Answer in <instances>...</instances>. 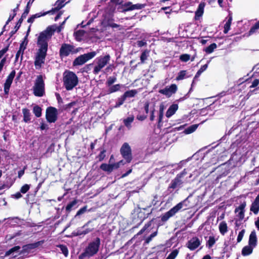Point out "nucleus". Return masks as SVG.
<instances>
[{"mask_svg":"<svg viewBox=\"0 0 259 259\" xmlns=\"http://www.w3.org/2000/svg\"><path fill=\"white\" fill-rule=\"evenodd\" d=\"M245 233V230L243 229L238 234V235L237 236V242H240L242 240L244 236Z\"/></svg>","mask_w":259,"mask_h":259,"instance_id":"obj_51","label":"nucleus"},{"mask_svg":"<svg viewBox=\"0 0 259 259\" xmlns=\"http://www.w3.org/2000/svg\"><path fill=\"white\" fill-rule=\"evenodd\" d=\"M200 240L197 237H194L188 241L186 245L190 250H194L201 244Z\"/></svg>","mask_w":259,"mask_h":259,"instance_id":"obj_14","label":"nucleus"},{"mask_svg":"<svg viewBox=\"0 0 259 259\" xmlns=\"http://www.w3.org/2000/svg\"><path fill=\"white\" fill-rule=\"evenodd\" d=\"M187 174V171H186V169H184L181 173L178 174L177 176H178L179 178L182 179L185 175Z\"/></svg>","mask_w":259,"mask_h":259,"instance_id":"obj_63","label":"nucleus"},{"mask_svg":"<svg viewBox=\"0 0 259 259\" xmlns=\"http://www.w3.org/2000/svg\"><path fill=\"white\" fill-rule=\"evenodd\" d=\"M77 202L78 201L77 200H74L73 201L69 203L66 207V211L68 212L70 211L72 209H73L75 207Z\"/></svg>","mask_w":259,"mask_h":259,"instance_id":"obj_35","label":"nucleus"},{"mask_svg":"<svg viewBox=\"0 0 259 259\" xmlns=\"http://www.w3.org/2000/svg\"><path fill=\"white\" fill-rule=\"evenodd\" d=\"M232 21V17L231 16H229L227 21L226 22L224 25V33L226 34L228 33L229 30L230 29V26Z\"/></svg>","mask_w":259,"mask_h":259,"instance_id":"obj_28","label":"nucleus"},{"mask_svg":"<svg viewBox=\"0 0 259 259\" xmlns=\"http://www.w3.org/2000/svg\"><path fill=\"white\" fill-rule=\"evenodd\" d=\"M215 242V240L214 237L210 236L209 237V239H208V240L207 242V244H208L209 247H212L214 245Z\"/></svg>","mask_w":259,"mask_h":259,"instance_id":"obj_49","label":"nucleus"},{"mask_svg":"<svg viewBox=\"0 0 259 259\" xmlns=\"http://www.w3.org/2000/svg\"><path fill=\"white\" fill-rule=\"evenodd\" d=\"M257 244V237L255 231H253L251 232L248 241V245L255 247Z\"/></svg>","mask_w":259,"mask_h":259,"instance_id":"obj_20","label":"nucleus"},{"mask_svg":"<svg viewBox=\"0 0 259 259\" xmlns=\"http://www.w3.org/2000/svg\"><path fill=\"white\" fill-rule=\"evenodd\" d=\"M186 75V71H185V70L181 71L179 73L177 77H176V80H181L185 78Z\"/></svg>","mask_w":259,"mask_h":259,"instance_id":"obj_40","label":"nucleus"},{"mask_svg":"<svg viewBox=\"0 0 259 259\" xmlns=\"http://www.w3.org/2000/svg\"><path fill=\"white\" fill-rule=\"evenodd\" d=\"M250 209V211H252L255 214H257L258 213L259 211V194L251 204Z\"/></svg>","mask_w":259,"mask_h":259,"instance_id":"obj_18","label":"nucleus"},{"mask_svg":"<svg viewBox=\"0 0 259 259\" xmlns=\"http://www.w3.org/2000/svg\"><path fill=\"white\" fill-rule=\"evenodd\" d=\"M122 157L127 162H130L132 159V150L127 143H124L120 149Z\"/></svg>","mask_w":259,"mask_h":259,"instance_id":"obj_7","label":"nucleus"},{"mask_svg":"<svg viewBox=\"0 0 259 259\" xmlns=\"http://www.w3.org/2000/svg\"><path fill=\"white\" fill-rule=\"evenodd\" d=\"M178 109V105L177 104L171 105L166 112V116L169 118L175 113Z\"/></svg>","mask_w":259,"mask_h":259,"instance_id":"obj_23","label":"nucleus"},{"mask_svg":"<svg viewBox=\"0 0 259 259\" xmlns=\"http://www.w3.org/2000/svg\"><path fill=\"white\" fill-rule=\"evenodd\" d=\"M177 85L175 84H172L169 87L167 86L163 89L160 90L159 93L167 97H170L177 92Z\"/></svg>","mask_w":259,"mask_h":259,"instance_id":"obj_12","label":"nucleus"},{"mask_svg":"<svg viewBox=\"0 0 259 259\" xmlns=\"http://www.w3.org/2000/svg\"><path fill=\"white\" fill-rule=\"evenodd\" d=\"M131 5H132L131 2H127V3H124L123 5H122V7L123 8L122 11L123 12H127V11H132V10H128L131 8Z\"/></svg>","mask_w":259,"mask_h":259,"instance_id":"obj_44","label":"nucleus"},{"mask_svg":"<svg viewBox=\"0 0 259 259\" xmlns=\"http://www.w3.org/2000/svg\"><path fill=\"white\" fill-rule=\"evenodd\" d=\"M108 25L112 28H118L120 26L114 23H111L108 24Z\"/></svg>","mask_w":259,"mask_h":259,"instance_id":"obj_64","label":"nucleus"},{"mask_svg":"<svg viewBox=\"0 0 259 259\" xmlns=\"http://www.w3.org/2000/svg\"><path fill=\"white\" fill-rule=\"evenodd\" d=\"M137 93L136 90H132L125 92L123 95V97L126 99V98H131L134 97Z\"/></svg>","mask_w":259,"mask_h":259,"instance_id":"obj_30","label":"nucleus"},{"mask_svg":"<svg viewBox=\"0 0 259 259\" xmlns=\"http://www.w3.org/2000/svg\"><path fill=\"white\" fill-rule=\"evenodd\" d=\"M58 247L61 250L62 253H63L65 256H67L68 254V250L67 247L64 245H60Z\"/></svg>","mask_w":259,"mask_h":259,"instance_id":"obj_41","label":"nucleus"},{"mask_svg":"<svg viewBox=\"0 0 259 259\" xmlns=\"http://www.w3.org/2000/svg\"><path fill=\"white\" fill-rule=\"evenodd\" d=\"M22 113L23 114V120L25 122H28L30 120V113L29 110L26 108L22 109Z\"/></svg>","mask_w":259,"mask_h":259,"instance_id":"obj_27","label":"nucleus"},{"mask_svg":"<svg viewBox=\"0 0 259 259\" xmlns=\"http://www.w3.org/2000/svg\"><path fill=\"white\" fill-rule=\"evenodd\" d=\"M150 223H148L145 224L144 227L138 233V234H142L148 228H149L150 226Z\"/></svg>","mask_w":259,"mask_h":259,"instance_id":"obj_55","label":"nucleus"},{"mask_svg":"<svg viewBox=\"0 0 259 259\" xmlns=\"http://www.w3.org/2000/svg\"><path fill=\"white\" fill-rule=\"evenodd\" d=\"M259 28V21L255 23V24L249 30V33H254L257 29Z\"/></svg>","mask_w":259,"mask_h":259,"instance_id":"obj_48","label":"nucleus"},{"mask_svg":"<svg viewBox=\"0 0 259 259\" xmlns=\"http://www.w3.org/2000/svg\"><path fill=\"white\" fill-rule=\"evenodd\" d=\"M121 85L120 84H117L110 87L109 89V93H112L119 91L120 89Z\"/></svg>","mask_w":259,"mask_h":259,"instance_id":"obj_39","label":"nucleus"},{"mask_svg":"<svg viewBox=\"0 0 259 259\" xmlns=\"http://www.w3.org/2000/svg\"><path fill=\"white\" fill-rule=\"evenodd\" d=\"M38 49L34 56V65L36 69H40L45 64L48 48V42L37 38Z\"/></svg>","mask_w":259,"mask_h":259,"instance_id":"obj_1","label":"nucleus"},{"mask_svg":"<svg viewBox=\"0 0 259 259\" xmlns=\"http://www.w3.org/2000/svg\"><path fill=\"white\" fill-rule=\"evenodd\" d=\"M110 166H111V168L112 169V171L113 170V169H117L119 167V166H118V163H110Z\"/></svg>","mask_w":259,"mask_h":259,"instance_id":"obj_57","label":"nucleus"},{"mask_svg":"<svg viewBox=\"0 0 259 259\" xmlns=\"http://www.w3.org/2000/svg\"><path fill=\"white\" fill-rule=\"evenodd\" d=\"M14 13H13V15H10L8 20H7V22H6V24H8L9 23V22H10L11 21H12L13 18H14V17L16 16V13L15 12V10H14Z\"/></svg>","mask_w":259,"mask_h":259,"instance_id":"obj_58","label":"nucleus"},{"mask_svg":"<svg viewBox=\"0 0 259 259\" xmlns=\"http://www.w3.org/2000/svg\"><path fill=\"white\" fill-rule=\"evenodd\" d=\"M190 59V56L188 54H185L180 56V59L183 62H187Z\"/></svg>","mask_w":259,"mask_h":259,"instance_id":"obj_46","label":"nucleus"},{"mask_svg":"<svg viewBox=\"0 0 259 259\" xmlns=\"http://www.w3.org/2000/svg\"><path fill=\"white\" fill-rule=\"evenodd\" d=\"M125 98L122 96H121L120 98H118L117 102L116 103L115 105L114 106L115 108H118L119 106H120L121 105H122L125 101Z\"/></svg>","mask_w":259,"mask_h":259,"instance_id":"obj_43","label":"nucleus"},{"mask_svg":"<svg viewBox=\"0 0 259 259\" xmlns=\"http://www.w3.org/2000/svg\"><path fill=\"white\" fill-rule=\"evenodd\" d=\"M78 51V49H75L71 45L63 44L60 49V54L61 56H67L70 54H75Z\"/></svg>","mask_w":259,"mask_h":259,"instance_id":"obj_9","label":"nucleus"},{"mask_svg":"<svg viewBox=\"0 0 259 259\" xmlns=\"http://www.w3.org/2000/svg\"><path fill=\"white\" fill-rule=\"evenodd\" d=\"M33 91L36 97H42L45 94V82L41 75L37 76L33 87Z\"/></svg>","mask_w":259,"mask_h":259,"instance_id":"obj_5","label":"nucleus"},{"mask_svg":"<svg viewBox=\"0 0 259 259\" xmlns=\"http://www.w3.org/2000/svg\"><path fill=\"white\" fill-rule=\"evenodd\" d=\"M83 31L82 30H78L74 33V35L75 36L76 39L77 40H79L81 39V37L83 35Z\"/></svg>","mask_w":259,"mask_h":259,"instance_id":"obj_47","label":"nucleus"},{"mask_svg":"<svg viewBox=\"0 0 259 259\" xmlns=\"http://www.w3.org/2000/svg\"><path fill=\"white\" fill-rule=\"evenodd\" d=\"M246 206V202H243L235 210V213H238L237 217L239 220H242L244 217V208Z\"/></svg>","mask_w":259,"mask_h":259,"instance_id":"obj_15","label":"nucleus"},{"mask_svg":"<svg viewBox=\"0 0 259 259\" xmlns=\"http://www.w3.org/2000/svg\"><path fill=\"white\" fill-rule=\"evenodd\" d=\"M184 201L181 202L175 206L171 208L169 211L166 212L162 217L161 220L163 221H167L170 217L175 215L179 210H180L183 206Z\"/></svg>","mask_w":259,"mask_h":259,"instance_id":"obj_10","label":"nucleus"},{"mask_svg":"<svg viewBox=\"0 0 259 259\" xmlns=\"http://www.w3.org/2000/svg\"><path fill=\"white\" fill-rule=\"evenodd\" d=\"M8 51V48H6L0 51V59L3 57V56Z\"/></svg>","mask_w":259,"mask_h":259,"instance_id":"obj_61","label":"nucleus"},{"mask_svg":"<svg viewBox=\"0 0 259 259\" xmlns=\"http://www.w3.org/2000/svg\"><path fill=\"white\" fill-rule=\"evenodd\" d=\"M25 49V47H23V44H21L20 45L19 49L18 51L19 52V53H24V51Z\"/></svg>","mask_w":259,"mask_h":259,"instance_id":"obj_62","label":"nucleus"},{"mask_svg":"<svg viewBox=\"0 0 259 259\" xmlns=\"http://www.w3.org/2000/svg\"><path fill=\"white\" fill-rule=\"evenodd\" d=\"M146 45H147L146 42L145 41H143V40L138 41L137 42V45L139 47H142L145 46Z\"/></svg>","mask_w":259,"mask_h":259,"instance_id":"obj_59","label":"nucleus"},{"mask_svg":"<svg viewBox=\"0 0 259 259\" xmlns=\"http://www.w3.org/2000/svg\"><path fill=\"white\" fill-rule=\"evenodd\" d=\"M146 4H133L132 3L131 7L129 10H132V11L134 10H141L143 9L146 7Z\"/></svg>","mask_w":259,"mask_h":259,"instance_id":"obj_34","label":"nucleus"},{"mask_svg":"<svg viewBox=\"0 0 259 259\" xmlns=\"http://www.w3.org/2000/svg\"><path fill=\"white\" fill-rule=\"evenodd\" d=\"M178 254L177 250H173L167 257L166 259H175Z\"/></svg>","mask_w":259,"mask_h":259,"instance_id":"obj_45","label":"nucleus"},{"mask_svg":"<svg viewBox=\"0 0 259 259\" xmlns=\"http://www.w3.org/2000/svg\"><path fill=\"white\" fill-rule=\"evenodd\" d=\"M157 234V231H155L151 234L148 237H147L146 239V243H149L152 239L155 237Z\"/></svg>","mask_w":259,"mask_h":259,"instance_id":"obj_50","label":"nucleus"},{"mask_svg":"<svg viewBox=\"0 0 259 259\" xmlns=\"http://www.w3.org/2000/svg\"><path fill=\"white\" fill-rule=\"evenodd\" d=\"M87 207L84 206L82 208H80L76 213L75 217L78 215H80L83 213H84L87 211Z\"/></svg>","mask_w":259,"mask_h":259,"instance_id":"obj_53","label":"nucleus"},{"mask_svg":"<svg viewBox=\"0 0 259 259\" xmlns=\"http://www.w3.org/2000/svg\"><path fill=\"white\" fill-rule=\"evenodd\" d=\"M33 111L35 115L37 117L41 115V108L37 105L34 106Z\"/></svg>","mask_w":259,"mask_h":259,"instance_id":"obj_38","label":"nucleus"},{"mask_svg":"<svg viewBox=\"0 0 259 259\" xmlns=\"http://www.w3.org/2000/svg\"><path fill=\"white\" fill-rule=\"evenodd\" d=\"M100 168L105 171L111 172L112 169L111 168L110 164L103 163L100 166Z\"/></svg>","mask_w":259,"mask_h":259,"instance_id":"obj_37","label":"nucleus"},{"mask_svg":"<svg viewBox=\"0 0 259 259\" xmlns=\"http://www.w3.org/2000/svg\"><path fill=\"white\" fill-rule=\"evenodd\" d=\"M254 247L248 245L244 246L241 251V253L243 256H247L251 254L252 253Z\"/></svg>","mask_w":259,"mask_h":259,"instance_id":"obj_24","label":"nucleus"},{"mask_svg":"<svg viewBox=\"0 0 259 259\" xmlns=\"http://www.w3.org/2000/svg\"><path fill=\"white\" fill-rule=\"evenodd\" d=\"M166 107L163 103L160 104L159 106V122H161L162 120L163 112Z\"/></svg>","mask_w":259,"mask_h":259,"instance_id":"obj_33","label":"nucleus"},{"mask_svg":"<svg viewBox=\"0 0 259 259\" xmlns=\"http://www.w3.org/2000/svg\"><path fill=\"white\" fill-rule=\"evenodd\" d=\"M259 84V80L257 79H254L252 82V84L250 85V88H254L256 87Z\"/></svg>","mask_w":259,"mask_h":259,"instance_id":"obj_56","label":"nucleus"},{"mask_svg":"<svg viewBox=\"0 0 259 259\" xmlns=\"http://www.w3.org/2000/svg\"><path fill=\"white\" fill-rule=\"evenodd\" d=\"M29 186L27 184H25L23 186L20 190V192L23 194L26 193L29 189Z\"/></svg>","mask_w":259,"mask_h":259,"instance_id":"obj_52","label":"nucleus"},{"mask_svg":"<svg viewBox=\"0 0 259 259\" xmlns=\"http://www.w3.org/2000/svg\"><path fill=\"white\" fill-rule=\"evenodd\" d=\"M182 183L183 182L181 179L177 176L176 178L171 181L169 188L174 189H176L180 186Z\"/></svg>","mask_w":259,"mask_h":259,"instance_id":"obj_22","label":"nucleus"},{"mask_svg":"<svg viewBox=\"0 0 259 259\" xmlns=\"http://www.w3.org/2000/svg\"><path fill=\"white\" fill-rule=\"evenodd\" d=\"M105 152H106V150H103V151H102L100 152V153L98 155V158H99V161H102L105 158V157L106 156Z\"/></svg>","mask_w":259,"mask_h":259,"instance_id":"obj_54","label":"nucleus"},{"mask_svg":"<svg viewBox=\"0 0 259 259\" xmlns=\"http://www.w3.org/2000/svg\"><path fill=\"white\" fill-rule=\"evenodd\" d=\"M205 5V4L204 2H202L199 5L198 8L195 12V19L196 20L198 19L200 17L202 16L204 13Z\"/></svg>","mask_w":259,"mask_h":259,"instance_id":"obj_21","label":"nucleus"},{"mask_svg":"<svg viewBox=\"0 0 259 259\" xmlns=\"http://www.w3.org/2000/svg\"><path fill=\"white\" fill-rule=\"evenodd\" d=\"M46 118L49 122H55L57 118V109L52 107H50L46 110Z\"/></svg>","mask_w":259,"mask_h":259,"instance_id":"obj_11","label":"nucleus"},{"mask_svg":"<svg viewBox=\"0 0 259 259\" xmlns=\"http://www.w3.org/2000/svg\"><path fill=\"white\" fill-rule=\"evenodd\" d=\"M63 85L67 91L72 90L78 82V77L73 72L66 71L63 73Z\"/></svg>","mask_w":259,"mask_h":259,"instance_id":"obj_2","label":"nucleus"},{"mask_svg":"<svg viewBox=\"0 0 259 259\" xmlns=\"http://www.w3.org/2000/svg\"><path fill=\"white\" fill-rule=\"evenodd\" d=\"M57 26H58L54 25L48 27L45 30L39 33L38 38L48 42L54 32L56 31Z\"/></svg>","mask_w":259,"mask_h":259,"instance_id":"obj_8","label":"nucleus"},{"mask_svg":"<svg viewBox=\"0 0 259 259\" xmlns=\"http://www.w3.org/2000/svg\"><path fill=\"white\" fill-rule=\"evenodd\" d=\"M219 231L222 235H224L228 231V227L227 223L223 221L219 224Z\"/></svg>","mask_w":259,"mask_h":259,"instance_id":"obj_26","label":"nucleus"},{"mask_svg":"<svg viewBox=\"0 0 259 259\" xmlns=\"http://www.w3.org/2000/svg\"><path fill=\"white\" fill-rule=\"evenodd\" d=\"M16 72L15 70L11 71L10 74L7 77L6 82L4 83V92L6 95H8L9 92L10 88L15 76Z\"/></svg>","mask_w":259,"mask_h":259,"instance_id":"obj_13","label":"nucleus"},{"mask_svg":"<svg viewBox=\"0 0 259 259\" xmlns=\"http://www.w3.org/2000/svg\"><path fill=\"white\" fill-rule=\"evenodd\" d=\"M134 118V116L132 115L123 119V122L124 124L128 130L131 128V124L133 122Z\"/></svg>","mask_w":259,"mask_h":259,"instance_id":"obj_25","label":"nucleus"},{"mask_svg":"<svg viewBox=\"0 0 259 259\" xmlns=\"http://www.w3.org/2000/svg\"><path fill=\"white\" fill-rule=\"evenodd\" d=\"M100 245V239L96 238L95 240L90 242L84 249L83 252L79 256V259H83L85 257H91L96 254Z\"/></svg>","mask_w":259,"mask_h":259,"instance_id":"obj_3","label":"nucleus"},{"mask_svg":"<svg viewBox=\"0 0 259 259\" xmlns=\"http://www.w3.org/2000/svg\"><path fill=\"white\" fill-rule=\"evenodd\" d=\"M20 249V247L19 246H15L14 247L12 248L8 251L6 252L5 255H12L14 257H16L18 256L19 254V251Z\"/></svg>","mask_w":259,"mask_h":259,"instance_id":"obj_19","label":"nucleus"},{"mask_svg":"<svg viewBox=\"0 0 259 259\" xmlns=\"http://www.w3.org/2000/svg\"><path fill=\"white\" fill-rule=\"evenodd\" d=\"M88 225V224H85V225H84L82 229V230H78L77 231V235H85L90 232H91L93 229H90V228H85V227L87 226V225Z\"/></svg>","mask_w":259,"mask_h":259,"instance_id":"obj_29","label":"nucleus"},{"mask_svg":"<svg viewBox=\"0 0 259 259\" xmlns=\"http://www.w3.org/2000/svg\"><path fill=\"white\" fill-rule=\"evenodd\" d=\"M97 53L96 52H92L87 54H84L76 58L73 61V65H81L84 64L89 60L93 58Z\"/></svg>","mask_w":259,"mask_h":259,"instance_id":"obj_6","label":"nucleus"},{"mask_svg":"<svg viewBox=\"0 0 259 259\" xmlns=\"http://www.w3.org/2000/svg\"><path fill=\"white\" fill-rule=\"evenodd\" d=\"M65 1L66 0H58L55 4V8L52 9L51 11L47 12V13L53 14L54 12L58 11L68 3V2L64 3Z\"/></svg>","mask_w":259,"mask_h":259,"instance_id":"obj_16","label":"nucleus"},{"mask_svg":"<svg viewBox=\"0 0 259 259\" xmlns=\"http://www.w3.org/2000/svg\"><path fill=\"white\" fill-rule=\"evenodd\" d=\"M110 56L109 54L105 56H101L97 58L95 61V66L93 73L98 74L102 69L109 62Z\"/></svg>","mask_w":259,"mask_h":259,"instance_id":"obj_4","label":"nucleus"},{"mask_svg":"<svg viewBox=\"0 0 259 259\" xmlns=\"http://www.w3.org/2000/svg\"><path fill=\"white\" fill-rule=\"evenodd\" d=\"M28 13H29V9L27 8L25 10L24 13L22 14L21 18L22 19L25 18L26 17V16H27Z\"/></svg>","mask_w":259,"mask_h":259,"instance_id":"obj_60","label":"nucleus"},{"mask_svg":"<svg viewBox=\"0 0 259 259\" xmlns=\"http://www.w3.org/2000/svg\"><path fill=\"white\" fill-rule=\"evenodd\" d=\"M116 81V77L110 76L107 79V80L106 81V84L109 87L111 86Z\"/></svg>","mask_w":259,"mask_h":259,"instance_id":"obj_42","label":"nucleus"},{"mask_svg":"<svg viewBox=\"0 0 259 259\" xmlns=\"http://www.w3.org/2000/svg\"><path fill=\"white\" fill-rule=\"evenodd\" d=\"M198 126V124H193L185 129L184 132L185 134H191L197 128Z\"/></svg>","mask_w":259,"mask_h":259,"instance_id":"obj_31","label":"nucleus"},{"mask_svg":"<svg viewBox=\"0 0 259 259\" xmlns=\"http://www.w3.org/2000/svg\"><path fill=\"white\" fill-rule=\"evenodd\" d=\"M44 243V241H38L33 243L29 244L23 246V249L22 252L29 251L31 249H34L39 245H41Z\"/></svg>","mask_w":259,"mask_h":259,"instance_id":"obj_17","label":"nucleus"},{"mask_svg":"<svg viewBox=\"0 0 259 259\" xmlns=\"http://www.w3.org/2000/svg\"><path fill=\"white\" fill-rule=\"evenodd\" d=\"M149 51L146 50L143 51L141 55L140 60L141 63L143 64L145 63V60H146L149 56Z\"/></svg>","mask_w":259,"mask_h":259,"instance_id":"obj_32","label":"nucleus"},{"mask_svg":"<svg viewBox=\"0 0 259 259\" xmlns=\"http://www.w3.org/2000/svg\"><path fill=\"white\" fill-rule=\"evenodd\" d=\"M217 45L215 43H213V44H211L210 45H209L207 48H206L205 49L204 51H205V52L206 53L210 54L212 52H213V51H214V50L215 49L217 48Z\"/></svg>","mask_w":259,"mask_h":259,"instance_id":"obj_36","label":"nucleus"}]
</instances>
